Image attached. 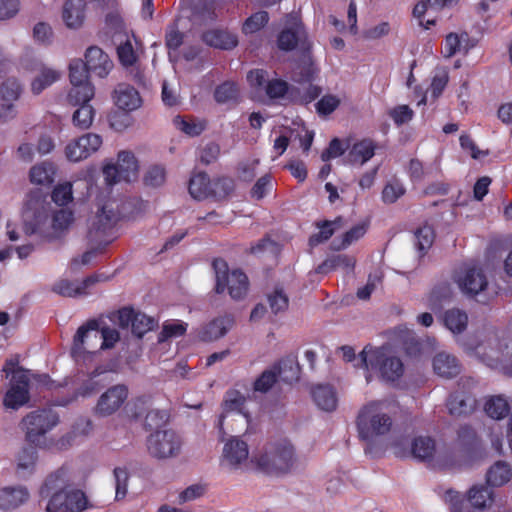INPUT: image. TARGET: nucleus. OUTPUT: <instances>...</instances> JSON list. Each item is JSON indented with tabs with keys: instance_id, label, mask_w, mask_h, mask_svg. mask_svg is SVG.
I'll list each match as a JSON object with an SVG mask.
<instances>
[{
	"instance_id": "obj_53",
	"label": "nucleus",
	"mask_w": 512,
	"mask_h": 512,
	"mask_svg": "<svg viewBox=\"0 0 512 512\" xmlns=\"http://www.w3.org/2000/svg\"><path fill=\"white\" fill-rule=\"evenodd\" d=\"M434 230L431 226L424 225L415 232V245L420 252L428 250L434 241Z\"/></svg>"
},
{
	"instance_id": "obj_8",
	"label": "nucleus",
	"mask_w": 512,
	"mask_h": 512,
	"mask_svg": "<svg viewBox=\"0 0 512 512\" xmlns=\"http://www.w3.org/2000/svg\"><path fill=\"white\" fill-rule=\"evenodd\" d=\"M117 217L114 201L108 197L97 198L87 219L88 236L101 239L114 227Z\"/></svg>"
},
{
	"instance_id": "obj_50",
	"label": "nucleus",
	"mask_w": 512,
	"mask_h": 512,
	"mask_svg": "<svg viewBox=\"0 0 512 512\" xmlns=\"http://www.w3.org/2000/svg\"><path fill=\"white\" fill-rule=\"evenodd\" d=\"M113 475L115 480V499L119 501L127 495L129 472L126 467H116L113 470Z\"/></svg>"
},
{
	"instance_id": "obj_36",
	"label": "nucleus",
	"mask_w": 512,
	"mask_h": 512,
	"mask_svg": "<svg viewBox=\"0 0 512 512\" xmlns=\"http://www.w3.org/2000/svg\"><path fill=\"white\" fill-rule=\"evenodd\" d=\"M61 73L53 68L41 66L38 69V74L31 82V91L35 95H39L46 88L50 87L53 83L58 81Z\"/></svg>"
},
{
	"instance_id": "obj_54",
	"label": "nucleus",
	"mask_w": 512,
	"mask_h": 512,
	"mask_svg": "<svg viewBox=\"0 0 512 512\" xmlns=\"http://www.w3.org/2000/svg\"><path fill=\"white\" fill-rule=\"evenodd\" d=\"M187 330V324L179 320L166 321L163 324L162 331L159 336L160 341L168 338L182 336Z\"/></svg>"
},
{
	"instance_id": "obj_38",
	"label": "nucleus",
	"mask_w": 512,
	"mask_h": 512,
	"mask_svg": "<svg viewBox=\"0 0 512 512\" xmlns=\"http://www.w3.org/2000/svg\"><path fill=\"white\" fill-rule=\"evenodd\" d=\"M55 167L48 162L34 165L29 171V180L34 185L49 186L54 181Z\"/></svg>"
},
{
	"instance_id": "obj_42",
	"label": "nucleus",
	"mask_w": 512,
	"mask_h": 512,
	"mask_svg": "<svg viewBox=\"0 0 512 512\" xmlns=\"http://www.w3.org/2000/svg\"><path fill=\"white\" fill-rule=\"evenodd\" d=\"M440 7H432L429 0L417 3L413 9V15L418 19L419 24L425 29H429L431 25L435 24V12Z\"/></svg>"
},
{
	"instance_id": "obj_46",
	"label": "nucleus",
	"mask_w": 512,
	"mask_h": 512,
	"mask_svg": "<svg viewBox=\"0 0 512 512\" xmlns=\"http://www.w3.org/2000/svg\"><path fill=\"white\" fill-rule=\"evenodd\" d=\"M70 85L91 84L89 70L81 59H74L69 65Z\"/></svg>"
},
{
	"instance_id": "obj_37",
	"label": "nucleus",
	"mask_w": 512,
	"mask_h": 512,
	"mask_svg": "<svg viewBox=\"0 0 512 512\" xmlns=\"http://www.w3.org/2000/svg\"><path fill=\"white\" fill-rule=\"evenodd\" d=\"M74 212L68 208L55 210L51 215V229L56 235L67 232L74 224Z\"/></svg>"
},
{
	"instance_id": "obj_40",
	"label": "nucleus",
	"mask_w": 512,
	"mask_h": 512,
	"mask_svg": "<svg viewBox=\"0 0 512 512\" xmlns=\"http://www.w3.org/2000/svg\"><path fill=\"white\" fill-rule=\"evenodd\" d=\"M95 95L92 84L71 85L67 94V102L72 106L90 103Z\"/></svg>"
},
{
	"instance_id": "obj_43",
	"label": "nucleus",
	"mask_w": 512,
	"mask_h": 512,
	"mask_svg": "<svg viewBox=\"0 0 512 512\" xmlns=\"http://www.w3.org/2000/svg\"><path fill=\"white\" fill-rule=\"evenodd\" d=\"M209 177L204 173H198L190 179L189 193L196 200L206 198L210 193Z\"/></svg>"
},
{
	"instance_id": "obj_34",
	"label": "nucleus",
	"mask_w": 512,
	"mask_h": 512,
	"mask_svg": "<svg viewBox=\"0 0 512 512\" xmlns=\"http://www.w3.org/2000/svg\"><path fill=\"white\" fill-rule=\"evenodd\" d=\"M376 145L370 139H363L356 142L348 153V160L352 164L363 165L375 154Z\"/></svg>"
},
{
	"instance_id": "obj_33",
	"label": "nucleus",
	"mask_w": 512,
	"mask_h": 512,
	"mask_svg": "<svg viewBox=\"0 0 512 512\" xmlns=\"http://www.w3.org/2000/svg\"><path fill=\"white\" fill-rule=\"evenodd\" d=\"M512 478V469L505 461L495 462L486 472V483L490 487H501Z\"/></svg>"
},
{
	"instance_id": "obj_19",
	"label": "nucleus",
	"mask_w": 512,
	"mask_h": 512,
	"mask_svg": "<svg viewBox=\"0 0 512 512\" xmlns=\"http://www.w3.org/2000/svg\"><path fill=\"white\" fill-rule=\"evenodd\" d=\"M29 372L23 369H18L13 372V378L11 379V386L8 389L5 398L4 405L7 408L18 409L19 407L26 404L29 400Z\"/></svg>"
},
{
	"instance_id": "obj_45",
	"label": "nucleus",
	"mask_w": 512,
	"mask_h": 512,
	"mask_svg": "<svg viewBox=\"0 0 512 512\" xmlns=\"http://www.w3.org/2000/svg\"><path fill=\"white\" fill-rule=\"evenodd\" d=\"M175 127L189 136H198L205 129V122L195 118L175 117Z\"/></svg>"
},
{
	"instance_id": "obj_61",
	"label": "nucleus",
	"mask_w": 512,
	"mask_h": 512,
	"mask_svg": "<svg viewBox=\"0 0 512 512\" xmlns=\"http://www.w3.org/2000/svg\"><path fill=\"white\" fill-rule=\"evenodd\" d=\"M165 180L166 171L160 165L151 166L144 176L145 184L150 187H160L165 183Z\"/></svg>"
},
{
	"instance_id": "obj_20",
	"label": "nucleus",
	"mask_w": 512,
	"mask_h": 512,
	"mask_svg": "<svg viewBox=\"0 0 512 512\" xmlns=\"http://www.w3.org/2000/svg\"><path fill=\"white\" fill-rule=\"evenodd\" d=\"M107 277L95 274L82 281L60 280L56 282L52 290L62 296L76 297L89 293L91 288L98 282L105 281Z\"/></svg>"
},
{
	"instance_id": "obj_39",
	"label": "nucleus",
	"mask_w": 512,
	"mask_h": 512,
	"mask_svg": "<svg viewBox=\"0 0 512 512\" xmlns=\"http://www.w3.org/2000/svg\"><path fill=\"white\" fill-rule=\"evenodd\" d=\"M510 410V405L506 398L501 395L491 396L486 399L484 404L485 413L492 419L501 420L505 418Z\"/></svg>"
},
{
	"instance_id": "obj_56",
	"label": "nucleus",
	"mask_w": 512,
	"mask_h": 512,
	"mask_svg": "<svg viewBox=\"0 0 512 512\" xmlns=\"http://www.w3.org/2000/svg\"><path fill=\"white\" fill-rule=\"evenodd\" d=\"M21 93L20 83L14 79H7L0 88L1 99L6 102L16 101Z\"/></svg>"
},
{
	"instance_id": "obj_63",
	"label": "nucleus",
	"mask_w": 512,
	"mask_h": 512,
	"mask_svg": "<svg viewBox=\"0 0 512 512\" xmlns=\"http://www.w3.org/2000/svg\"><path fill=\"white\" fill-rule=\"evenodd\" d=\"M238 96V88L232 82H225L218 86L215 91V99L219 103H226L236 99Z\"/></svg>"
},
{
	"instance_id": "obj_41",
	"label": "nucleus",
	"mask_w": 512,
	"mask_h": 512,
	"mask_svg": "<svg viewBox=\"0 0 512 512\" xmlns=\"http://www.w3.org/2000/svg\"><path fill=\"white\" fill-rule=\"evenodd\" d=\"M76 109L72 114L73 125L81 130L88 129L94 120L95 109L91 103H85L84 105L75 106Z\"/></svg>"
},
{
	"instance_id": "obj_6",
	"label": "nucleus",
	"mask_w": 512,
	"mask_h": 512,
	"mask_svg": "<svg viewBox=\"0 0 512 512\" xmlns=\"http://www.w3.org/2000/svg\"><path fill=\"white\" fill-rule=\"evenodd\" d=\"M219 465L228 473L255 470L248 443L238 436L228 437L222 447Z\"/></svg>"
},
{
	"instance_id": "obj_22",
	"label": "nucleus",
	"mask_w": 512,
	"mask_h": 512,
	"mask_svg": "<svg viewBox=\"0 0 512 512\" xmlns=\"http://www.w3.org/2000/svg\"><path fill=\"white\" fill-rule=\"evenodd\" d=\"M289 28L281 32L278 38V46L281 50L289 51L296 47L298 41L305 38L306 34L297 15L288 18Z\"/></svg>"
},
{
	"instance_id": "obj_4",
	"label": "nucleus",
	"mask_w": 512,
	"mask_h": 512,
	"mask_svg": "<svg viewBox=\"0 0 512 512\" xmlns=\"http://www.w3.org/2000/svg\"><path fill=\"white\" fill-rule=\"evenodd\" d=\"M256 471L270 476H281L292 472L299 464L294 445L286 439L278 440L252 455Z\"/></svg>"
},
{
	"instance_id": "obj_62",
	"label": "nucleus",
	"mask_w": 512,
	"mask_h": 512,
	"mask_svg": "<svg viewBox=\"0 0 512 512\" xmlns=\"http://www.w3.org/2000/svg\"><path fill=\"white\" fill-rule=\"evenodd\" d=\"M278 369L275 367L264 371L254 382V389L259 392L268 391L276 382Z\"/></svg>"
},
{
	"instance_id": "obj_2",
	"label": "nucleus",
	"mask_w": 512,
	"mask_h": 512,
	"mask_svg": "<svg viewBox=\"0 0 512 512\" xmlns=\"http://www.w3.org/2000/svg\"><path fill=\"white\" fill-rule=\"evenodd\" d=\"M71 480V474L66 468L57 470L46 479L41 494H51L47 512H83L89 507L84 492L69 487Z\"/></svg>"
},
{
	"instance_id": "obj_23",
	"label": "nucleus",
	"mask_w": 512,
	"mask_h": 512,
	"mask_svg": "<svg viewBox=\"0 0 512 512\" xmlns=\"http://www.w3.org/2000/svg\"><path fill=\"white\" fill-rule=\"evenodd\" d=\"M495 495L493 490L485 485H473L466 492V500L470 506L476 511H484L492 507Z\"/></svg>"
},
{
	"instance_id": "obj_9",
	"label": "nucleus",
	"mask_w": 512,
	"mask_h": 512,
	"mask_svg": "<svg viewBox=\"0 0 512 512\" xmlns=\"http://www.w3.org/2000/svg\"><path fill=\"white\" fill-rule=\"evenodd\" d=\"M213 267L217 293L227 291L234 300H241L247 295L249 282L247 276L241 270H229L227 263L223 260H215Z\"/></svg>"
},
{
	"instance_id": "obj_32",
	"label": "nucleus",
	"mask_w": 512,
	"mask_h": 512,
	"mask_svg": "<svg viewBox=\"0 0 512 512\" xmlns=\"http://www.w3.org/2000/svg\"><path fill=\"white\" fill-rule=\"evenodd\" d=\"M442 321L444 326L454 335L462 334L468 326V315L458 308L448 309L444 312Z\"/></svg>"
},
{
	"instance_id": "obj_3",
	"label": "nucleus",
	"mask_w": 512,
	"mask_h": 512,
	"mask_svg": "<svg viewBox=\"0 0 512 512\" xmlns=\"http://www.w3.org/2000/svg\"><path fill=\"white\" fill-rule=\"evenodd\" d=\"M393 424L390 404L383 400L367 402L359 409L356 418L358 436L369 444L386 437Z\"/></svg>"
},
{
	"instance_id": "obj_44",
	"label": "nucleus",
	"mask_w": 512,
	"mask_h": 512,
	"mask_svg": "<svg viewBox=\"0 0 512 512\" xmlns=\"http://www.w3.org/2000/svg\"><path fill=\"white\" fill-rule=\"evenodd\" d=\"M106 28L115 42L130 36L121 16L117 13L109 14L106 17Z\"/></svg>"
},
{
	"instance_id": "obj_59",
	"label": "nucleus",
	"mask_w": 512,
	"mask_h": 512,
	"mask_svg": "<svg viewBox=\"0 0 512 512\" xmlns=\"http://www.w3.org/2000/svg\"><path fill=\"white\" fill-rule=\"evenodd\" d=\"M268 13L261 11L250 16L243 24V32L252 34L259 31L268 22Z\"/></svg>"
},
{
	"instance_id": "obj_30",
	"label": "nucleus",
	"mask_w": 512,
	"mask_h": 512,
	"mask_svg": "<svg viewBox=\"0 0 512 512\" xmlns=\"http://www.w3.org/2000/svg\"><path fill=\"white\" fill-rule=\"evenodd\" d=\"M433 369L440 377L452 378L460 373L461 367L454 356L441 352L433 359Z\"/></svg>"
},
{
	"instance_id": "obj_17",
	"label": "nucleus",
	"mask_w": 512,
	"mask_h": 512,
	"mask_svg": "<svg viewBox=\"0 0 512 512\" xmlns=\"http://www.w3.org/2000/svg\"><path fill=\"white\" fill-rule=\"evenodd\" d=\"M459 289L466 295L476 296L485 291L488 281L483 271L476 266H464L455 276Z\"/></svg>"
},
{
	"instance_id": "obj_1",
	"label": "nucleus",
	"mask_w": 512,
	"mask_h": 512,
	"mask_svg": "<svg viewBox=\"0 0 512 512\" xmlns=\"http://www.w3.org/2000/svg\"><path fill=\"white\" fill-rule=\"evenodd\" d=\"M390 448L397 457L412 456L421 461H430L435 466L447 469H461L471 466L480 457V446L470 433L447 447L437 448L434 439L418 436L408 448L404 438H393Z\"/></svg>"
},
{
	"instance_id": "obj_15",
	"label": "nucleus",
	"mask_w": 512,
	"mask_h": 512,
	"mask_svg": "<svg viewBox=\"0 0 512 512\" xmlns=\"http://www.w3.org/2000/svg\"><path fill=\"white\" fill-rule=\"evenodd\" d=\"M222 413L220 414L217 422L219 434L224 437L226 431L224 428L225 419L231 415H235L244 420L246 426L250 424V414L246 408V398L237 390H229L224 398L222 404Z\"/></svg>"
},
{
	"instance_id": "obj_26",
	"label": "nucleus",
	"mask_w": 512,
	"mask_h": 512,
	"mask_svg": "<svg viewBox=\"0 0 512 512\" xmlns=\"http://www.w3.org/2000/svg\"><path fill=\"white\" fill-rule=\"evenodd\" d=\"M62 18L68 28H80L85 20V1L67 0L63 7Z\"/></svg>"
},
{
	"instance_id": "obj_47",
	"label": "nucleus",
	"mask_w": 512,
	"mask_h": 512,
	"mask_svg": "<svg viewBox=\"0 0 512 512\" xmlns=\"http://www.w3.org/2000/svg\"><path fill=\"white\" fill-rule=\"evenodd\" d=\"M474 400L464 394L452 395L447 403L450 414L463 415L472 410Z\"/></svg>"
},
{
	"instance_id": "obj_52",
	"label": "nucleus",
	"mask_w": 512,
	"mask_h": 512,
	"mask_svg": "<svg viewBox=\"0 0 512 512\" xmlns=\"http://www.w3.org/2000/svg\"><path fill=\"white\" fill-rule=\"evenodd\" d=\"M52 201L58 206H66L73 200V188L70 182L58 184L51 195Z\"/></svg>"
},
{
	"instance_id": "obj_14",
	"label": "nucleus",
	"mask_w": 512,
	"mask_h": 512,
	"mask_svg": "<svg viewBox=\"0 0 512 512\" xmlns=\"http://www.w3.org/2000/svg\"><path fill=\"white\" fill-rule=\"evenodd\" d=\"M103 144L102 137L96 133H86L70 141L64 149L70 162H80L96 153Z\"/></svg>"
},
{
	"instance_id": "obj_11",
	"label": "nucleus",
	"mask_w": 512,
	"mask_h": 512,
	"mask_svg": "<svg viewBox=\"0 0 512 512\" xmlns=\"http://www.w3.org/2000/svg\"><path fill=\"white\" fill-rule=\"evenodd\" d=\"M101 335L96 321L88 322L78 328L71 348V354L76 361L85 360L86 356L99 350Z\"/></svg>"
},
{
	"instance_id": "obj_51",
	"label": "nucleus",
	"mask_w": 512,
	"mask_h": 512,
	"mask_svg": "<svg viewBox=\"0 0 512 512\" xmlns=\"http://www.w3.org/2000/svg\"><path fill=\"white\" fill-rule=\"evenodd\" d=\"M448 81L449 73L447 69L438 68L435 70L429 88V92L434 99H437L441 96L442 92L448 84Z\"/></svg>"
},
{
	"instance_id": "obj_29",
	"label": "nucleus",
	"mask_w": 512,
	"mask_h": 512,
	"mask_svg": "<svg viewBox=\"0 0 512 512\" xmlns=\"http://www.w3.org/2000/svg\"><path fill=\"white\" fill-rule=\"evenodd\" d=\"M29 492L23 486H7L0 489V509H12L25 503Z\"/></svg>"
},
{
	"instance_id": "obj_64",
	"label": "nucleus",
	"mask_w": 512,
	"mask_h": 512,
	"mask_svg": "<svg viewBox=\"0 0 512 512\" xmlns=\"http://www.w3.org/2000/svg\"><path fill=\"white\" fill-rule=\"evenodd\" d=\"M36 461V451L32 446L24 447L17 456V467L19 470L31 469Z\"/></svg>"
},
{
	"instance_id": "obj_35",
	"label": "nucleus",
	"mask_w": 512,
	"mask_h": 512,
	"mask_svg": "<svg viewBox=\"0 0 512 512\" xmlns=\"http://www.w3.org/2000/svg\"><path fill=\"white\" fill-rule=\"evenodd\" d=\"M203 41L207 45L219 49H231L238 43L234 34L224 30L207 31L203 34Z\"/></svg>"
},
{
	"instance_id": "obj_12",
	"label": "nucleus",
	"mask_w": 512,
	"mask_h": 512,
	"mask_svg": "<svg viewBox=\"0 0 512 512\" xmlns=\"http://www.w3.org/2000/svg\"><path fill=\"white\" fill-rule=\"evenodd\" d=\"M182 447L180 436L172 430H158L147 439L149 454L157 459H167L179 454Z\"/></svg>"
},
{
	"instance_id": "obj_49",
	"label": "nucleus",
	"mask_w": 512,
	"mask_h": 512,
	"mask_svg": "<svg viewBox=\"0 0 512 512\" xmlns=\"http://www.w3.org/2000/svg\"><path fill=\"white\" fill-rule=\"evenodd\" d=\"M355 261L352 257L347 255H337L326 260L318 267V273H327L338 268L351 269L354 267Z\"/></svg>"
},
{
	"instance_id": "obj_58",
	"label": "nucleus",
	"mask_w": 512,
	"mask_h": 512,
	"mask_svg": "<svg viewBox=\"0 0 512 512\" xmlns=\"http://www.w3.org/2000/svg\"><path fill=\"white\" fill-rule=\"evenodd\" d=\"M405 193V188L403 185L397 181L393 180L385 185L382 191V200L385 203H394L400 197H402Z\"/></svg>"
},
{
	"instance_id": "obj_57",
	"label": "nucleus",
	"mask_w": 512,
	"mask_h": 512,
	"mask_svg": "<svg viewBox=\"0 0 512 512\" xmlns=\"http://www.w3.org/2000/svg\"><path fill=\"white\" fill-rule=\"evenodd\" d=\"M388 115L397 126H401L413 119L414 111L408 105H398L391 108Z\"/></svg>"
},
{
	"instance_id": "obj_24",
	"label": "nucleus",
	"mask_w": 512,
	"mask_h": 512,
	"mask_svg": "<svg viewBox=\"0 0 512 512\" xmlns=\"http://www.w3.org/2000/svg\"><path fill=\"white\" fill-rule=\"evenodd\" d=\"M234 319L232 316L225 315L215 318L208 323L199 333V338L205 342L216 341L227 334L232 328Z\"/></svg>"
},
{
	"instance_id": "obj_7",
	"label": "nucleus",
	"mask_w": 512,
	"mask_h": 512,
	"mask_svg": "<svg viewBox=\"0 0 512 512\" xmlns=\"http://www.w3.org/2000/svg\"><path fill=\"white\" fill-rule=\"evenodd\" d=\"M465 349L492 368H497L512 356L511 340L507 337H499L495 333L490 334L484 342L477 346H466Z\"/></svg>"
},
{
	"instance_id": "obj_31",
	"label": "nucleus",
	"mask_w": 512,
	"mask_h": 512,
	"mask_svg": "<svg viewBox=\"0 0 512 512\" xmlns=\"http://www.w3.org/2000/svg\"><path fill=\"white\" fill-rule=\"evenodd\" d=\"M312 398L315 404L323 411H333L338 405V397L329 385H317L312 389Z\"/></svg>"
},
{
	"instance_id": "obj_55",
	"label": "nucleus",
	"mask_w": 512,
	"mask_h": 512,
	"mask_svg": "<svg viewBox=\"0 0 512 512\" xmlns=\"http://www.w3.org/2000/svg\"><path fill=\"white\" fill-rule=\"evenodd\" d=\"M338 223H339V220L333 221V222L325 221L323 223H319L317 225L319 231L317 233L313 234L309 239L310 245H312V246L318 245V244L328 240L334 233L335 229L337 228Z\"/></svg>"
},
{
	"instance_id": "obj_18",
	"label": "nucleus",
	"mask_w": 512,
	"mask_h": 512,
	"mask_svg": "<svg viewBox=\"0 0 512 512\" xmlns=\"http://www.w3.org/2000/svg\"><path fill=\"white\" fill-rule=\"evenodd\" d=\"M129 390L126 385L117 384L103 392L95 406V413L106 417L116 413L126 402Z\"/></svg>"
},
{
	"instance_id": "obj_16",
	"label": "nucleus",
	"mask_w": 512,
	"mask_h": 512,
	"mask_svg": "<svg viewBox=\"0 0 512 512\" xmlns=\"http://www.w3.org/2000/svg\"><path fill=\"white\" fill-rule=\"evenodd\" d=\"M247 81L257 93L265 91L271 99L284 97L289 92L288 84L285 81L277 78L269 79L266 71L262 69L250 71Z\"/></svg>"
},
{
	"instance_id": "obj_21",
	"label": "nucleus",
	"mask_w": 512,
	"mask_h": 512,
	"mask_svg": "<svg viewBox=\"0 0 512 512\" xmlns=\"http://www.w3.org/2000/svg\"><path fill=\"white\" fill-rule=\"evenodd\" d=\"M85 66L99 77H105L113 68L109 56L99 47L91 46L85 52Z\"/></svg>"
},
{
	"instance_id": "obj_25",
	"label": "nucleus",
	"mask_w": 512,
	"mask_h": 512,
	"mask_svg": "<svg viewBox=\"0 0 512 512\" xmlns=\"http://www.w3.org/2000/svg\"><path fill=\"white\" fill-rule=\"evenodd\" d=\"M115 105L124 111H134L141 107L142 99L138 91L129 85L121 84L114 91Z\"/></svg>"
},
{
	"instance_id": "obj_10",
	"label": "nucleus",
	"mask_w": 512,
	"mask_h": 512,
	"mask_svg": "<svg viewBox=\"0 0 512 512\" xmlns=\"http://www.w3.org/2000/svg\"><path fill=\"white\" fill-rule=\"evenodd\" d=\"M105 183L112 186L118 182H132L138 178L139 163L131 151H120L117 163L107 162L102 168Z\"/></svg>"
},
{
	"instance_id": "obj_48",
	"label": "nucleus",
	"mask_w": 512,
	"mask_h": 512,
	"mask_svg": "<svg viewBox=\"0 0 512 512\" xmlns=\"http://www.w3.org/2000/svg\"><path fill=\"white\" fill-rule=\"evenodd\" d=\"M341 102V95L326 94L318 100V102L315 104V108L320 116H328L340 106Z\"/></svg>"
},
{
	"instance_id": "obj_28",
	"label": "nucleus",
	"mask_w": 512,
	"mask_h": 512,
	"mask_svg": "<svg viewBox=\"0 0 512 512\" xmlns=\"http://www.w3.org/2000/svg\"><path fill=\"white\" fill-rule=\"evenodd\" d=\"M474 45L475 43L465 32L449 33L444 41L443 55L444 57L451 58L459 52H468Z\"/></svg>"
},
{
	"instance_id": "obj_13",
	"label": "nucleus",
	"mask_w": 512,
	"mask_h": 512,
	"mask_svg": "<svg viewBox=\"0 0 512 512\" xmlns=\"http://www.w3.org/2000/svg\"><path fill=\"white\" fill-rule=\"evenodd\" d=\"M58 421L57 414L52 410L32 412L22 421L27 440L30 443L39 442V437L55 427Z\"/></svg>"
},
{
	"instance_id": "obj_60",
	"label": "nucleus",
	"mask_w": 512,
	"mask_h": 512,
	"mask_svg": "<svg viewBox=\"0 0 512 512\" xmlns=\"http://www.w3.org/2000/svg\"><path fill=\"white\" fill-rule=\"evenodd\" d=\"M268 302L271 310L274 313L283 312L288 308L289 299L286 293L280 289L276 288L273 292L268 295Z\"/></svg>"
},
{
	"instance_id": "obj_27",
	"label": "nucleus",
	"mask_w": 512,
	"mask_h": 512,
	"mask_svg": "<svg viewBox=\"0 0 512 512\" xmlns=\"http://www.w3.org/2000/svg\"><path fill=\"white\" fill-rule=\"evenodd\" d=\"M132 38H134L133 35L123 39L122 41H117V54L119 61L121 65L127 70H130V72L138 71L139 69V52L134 47Z\"/></svg>"
},
{
	"instance_id": "obj_5",
	"label": "nucleus",
	"mask_w": 512,
	"mask_h": 512,
	"mask_svg": "<svg viewBox=\"0 0 512 512\" xmlns=\"http://www.w3.org/2000/svg\"><path fill=\"white\" fill-rule=\"evenodd\" d=\"M360 361L367 381H370L372 372H379L385 381L391 382L399 379L404 372L402 361L386 347H364L360 352Z\"/></svg>"
}]
</instances>
